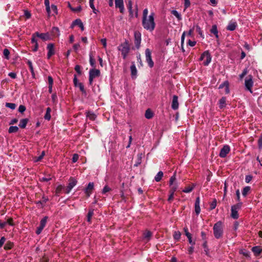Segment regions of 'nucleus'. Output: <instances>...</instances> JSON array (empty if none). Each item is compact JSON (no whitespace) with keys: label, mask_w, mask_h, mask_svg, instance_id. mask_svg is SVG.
Masks as SVG:
<instances>
[{"label":"nucleus","mask_w":262,"mask_h":262,"mask_svg":"<svg viewBox=\"0 0 262 262\" xmlns=\"http://www.w3.org/2000/svg\"><path fill=\"white\" fill-rule=\"evenodd\" d=\"M154 13H151L147 18L142 19V26L143 28L150 32L152 31L155 28L156 24L154 21Z\"/></svg>","instance_id":"1"},{"label":"nucleus","mask_w":262,"mask_h":262,"mask_svg":"<svg viewBox=\"0 0 262 262\" xmlns=\"http://www.w3.org/2000/svg\"><path fill=\"white\" fill-rule=\"evenodd\" d=\"M213 234L214 237L217 238H220L223 235V224L221 221L216 223L213 227Z\"/></svg>","instance_id":"2"},{"label":"nucleus","mask_w":262,"mask_h":262,"mask_svg":"<svg viewBox=\"0 0 262 262\" xmlns=\"http://www.w3.org/2000/svg\"><path fill=\"white\" fill-rule=\"evenodd\" d=\"M118 49L121 52V54L123 59H125L130 50L128 42L127 41H125L118 47Z\"/></svg>","instance_id":"3"},{"label":"nucleus","mask_w":262,"mask_h":262,"mask_svg":"<svg viewBox=\"0 0 262 262\" xmlns=\"http://www.w3.org/2000/svg\"><path fill=\"white\" fill-rule=\"evenodd\" d=\"M245 86L246 90L251 93H253L252 88L253 86V76L251 75H248L245 79Z\"/></svg>","instance_id":"4"},{"label":"nucleus","mask_w":262,"mask_h":262,"mask_svg":"<svg viewBox=\"0 0 262 262\" xmlns=\"http://www.w3.org/2000/svg\"><path fill=\"white\" fill-rule=\"evenodd\" d=\"M242 202H238L237 204L233 205L231 207V216L234 219H237L238 217V210L241 208Z\"/></svg>","instance_id":"5"},{"label":"nucleus","mask_w":262,"mask_h":262,"mask_svg":"<svg viewBox=\"0 0 262 262\" xmlns=\"http://www.w3.org/2000/svg\"><path fill=\"white\" fill-rule=\"evenodd\" d=\"M100 75V71L96 69H92L89 71V84H93L94 78L99 77Z\"/></svg>","instance_id":"6"},{"label":"nucleus","mask_w":262,"mask_h":262,"mask_svg":"<svg viewBox=\"0 0 262 262\" xmlns=\"http://www.w3.org/2000/svg\"><path fill=\"white\" fill-rule=\"evenodd\" d=\"M145 57L146 60L148 63V66L150 68H152L154 65V61L151 59V52L149 49H146L145 50Z\"/></svg>","instance_id":"7"},{"label":"nucleus","mask_w":262,"mask_h":262,"mask_svg":"<svg viewBox=\"0 0 262 262\" xmlns=\"http://www.w3.org/2000/svg\"><path fill=\"white\" fill-rule=\"evenodd\" d=\"M77 180L72 177H71L69 181V184L66 189V193H69L72 189L77 184Z\"/></svg>","instance_id":"8"},{"label":"nucleus","mask_w":262,"mask_h":262,"mask_svg":"<svg viewBox=\"0 0 262 262\" xmlns=\"http://www.w3.org/2000/svg\"><path fill=\"white\" fill-rule=\"evenodd\" d=\"M135 45L137 49H139L141 40V34L140 32L136 31L134 32Z\"/></svg>","instance_id":"9"},{"label":"nucleus","mask_w":262,"mask_h":262,"mask_svg":"<svg viewBox=\"0 0 262 262\" xmlns=\"http://www.w3.org/2000/svg\"><path fill=\"white\" fill-rule=\"evenodd\" d=\"M205 56H207V59H206V61L204 62V65L207 66L211 62V55H210L209 51H205L202 54V55L200 57V60H203L205 58Z\"/></svg>","instance_id":"10"},{"label":"nucleus","mask_w":262,"mask_h":262,"mask_svg":"<svg viewBox=\"0 0 262 262\" xmlns=\"http://www.w3.org/2000/svg\"><path fill=\"white\" fill-rule=\"evenodd\" d=\"M230 148L228 145H224L221 149L219 156L221 158H225L230 151Z\"/></svg>","instance_id":"11"},{"label":"nucleus","mask_w":262,"mask_h":262,"mask_svg":"<svg viewBox=\"0 0 262 262\" xmlns=\"http://www.w3.org/2000/svg\"><path fill=\"white\" fill-rule=\"evenodd\" d=\"M47 50H48L47 58L50 59V57L55 54L54 45L53 43H49L47 46Z\"/></svg>","instance_id":"12"},{"label":"nucleus","mask_w":262,"mask_h":262,"mask_svg":"<svg viewBox=\"0 0 262 262\" xmlns=\"http://www.w3.org/2000/svg\"><path fill=\"white\" fill-rule=\"evenodd\" d=\"M94 184L93 182H90L84 189V192L87 196L89 197L94 189Z\"/></svg>","instance_id":"13"},{"label":"nucleus","mask_w":262,"mask_h":262,"mask_svg":"<svg viewBox=\"0 0 262 262\" xmlns=\"http://www.w3.org/2000/svg\"><path fill=\"white\" fill-rule=\"evenodd\" d=\"M179 107V102H178V97L176 95H173L172 97V104H171V108L176 110Z\"/></svg>","instance_id":"14"},{"label":"nucleus","mask_w":262,"mask_h":262,"mask_svg":"<svg viewBox=\"0 0 262 262\" xmlns=\"http://www.w3.org/2000/svg\"><path fill=\"white\" fill-rule=\"evenodd\" d=\"M131 76L133 79H135L137 75V70L134 62H132L130 66Z\"/></svg>","instance_id":"15"},{"label":"nucleus","mask_w":262,"mask_h":262,"mask_svg":"<svg viewBox=\"0 0 262 262\" xmlns=\"http://www.w3.org/2000/svg\"><path fill=\"white\" fill-rule=\"evenodd\" d=\"M115 6L116 8H119L120 9V11L121 13H123L124 12V5H123V0H115Z\"/></svg>","instance_id":"16"},{"label":"nucleus","mask_w":262,"mask_h":262,"mask_svg":"<svg viewBox=\"0 0 262 262\" xmlns=\"http://www.w3.org/2000/svg\"><path fill=\"white\" fill-rule=\"evenodd\" d=\"M225 88V91L226 94L229 93V83L228 81H225L223 83L220 85L219 89H221Z\"/></svg>","instance_id":"17"},{"label":"nucleus","mask_w":262,"mask_h":262,"mask_svg":"<svg viewBox=\"0 0 262 262\" xmlns=\"http://www.w3.org/2000/svg\"><path fill=\"white\" fill-rule=\"evenodd\" d=\"M36 36L44 40L49 39V35L48 33H39L38 32H35Z\"/></svg>","instance_id":"18"},{"label":"nucleus","mask_w":262,"mask_h":262,"mask_svg":"<svg viewBox=\"0 0 262 262\" xmlns=\"http://www.w3.org/2000/svg\"><path fill=\"white\" fill-rule=\"evenodd\" d=\"M219 107L221 109L224 108L226 105V98L225 97H222L219 101Z\"/></svg>","instance_id":"19"},{"label":"nucleus","mask_w":262,"mask_h":262,"mask_svg":"<svg viewBox=\"0 0 262 262\" xmlns=\"http://www.w3.org/2000/svg\"><path fill=\"white\" fill-rule=\"evenodd\" d=\"M86 117L90 120L94 121L96 119L97 116L93 112L88 111L86 112Z\"/></svg>","instance_id":"20"},{"label":"nucleus","mask_w":262,"mask_h":262,"mask_svg":"<svg viewBox=\"0 0 262 262\" xmlns=\"http://www.w3.org/2000/svg\"><path fill=\"white\" fill-rule=\"evenodd\" d=\"M237 27V23L236 22H230L227 27V30L229 31H234Z\"/></svg>","instance_id":"21"},{"label":"nucleus","mask_w":262,"mask_h":262,"mask_svg":"<svg viewBox=\"0 0 262 262\" xmlns=\"http://www.w3.org/2000/svg\"><path fill=\"white\" fill-rule=\"evenodd\" d=\"M252 251L256 256H258L260 254L262 248L259 246H255L252 248Z\"/></svg>","instance_id":"22"},{"label":"nucleus","mask_w":262,"mask_h":262,"mask_svg":"<svg viewBox=\"0 0 262 262\" xmlns=\"http://www.w3.org/2000/svg\"><path fill=\"white\" fill-rule=\"evenodd\" d=\"M29 122V119L28 118H25L21 119L19 122V126L21 128H25L26 127V125Z\"/></svg>","instance_id":"23"},{"label":"nucleus","mask_w":262,"mask_h":262,"mask_svg":"<svg viewBox=\"0 0 262 262\" xmlns=\"http://www.w3.org/2000/svg\"><path fill=\"white\" fill-rule=\"evenodd\" d=\"M210 32L213 34L217 39H219L218 30L216 25H214L212 26L210 30Z\"/></svg>","instance_id":"24"},{"label":"nucleus","mask_w":262,"mask_h":262,"mask_svg":"<svg viewBox=\"0 0 262 262\" xmlns=\"http://www.w3.org/2000/svg\"><path fill=\"white\" fill-rule=\"evenodd\" d=\"M90 56V63L91 66L93 67V69H95L96 67V61L94 58L92 54L91 53L89 55Z\"/></svg>","instance_id":"25"},{"label":"nucleus","mask_w":262,"mask_h":262,"mask_svg":"<svg viewBox=\"0 0 262 262\" xmlns=\"http://www.w3.org/2000/svg\"><path fill=\"white\" fill-rule=\"evenodd\" d=\"M152 236V233L149 231H146L143 234V237L145 240H146V242H148L151 237Z\"/></svg>","instance_id":"26"},{"label":"nucleus","mask_w":262,"mask_h":262,"mask_svg":"<svg viewBox=\"0 0 262 262\" xmlns=\"http://www.w3.org/2000/svg\"><path fill=\"white\" fill-rule=\"evenodd\" d=\"M154 114L150 109H147L145 113V117L146 118L149 119L153 117Z\"/></svg>","instance_id":"27"},{"label":"nucleus","mask_w":262,"mask_h":262,"mask_svg":"<svg viewBox=\"0 0 262 262\" xmlns=\"http://www.w3.org/2000/svg\"><path fill=\"white\" fill-rule=\"evenodd\" d=\"M163 176V172L161 171H159L158 173L155 177V180L158 182H160Z\"/></svg>","instance_id":"28"},{"label":"nucleus","mask_w":262,"mask_h":262,"mask_svg":"<svg viewBox=\"0 0 262 262\" xmlns=\"http://www.w3.org/2000/svg\"><path fill=\"white\" fill-rule=\"evenodd\" d=\"M51 112V108L48 107L47 108L46 113L45 115L44 116V118L46 120H50V119H51V115H50Z\"/></svg>","instance_id":"29"},{"label":"nucleus","mask_w":262,"mask_h":262,"mask_svg":"<svg viewBox=\"0 0 262 262\" xmlns=\"http://www.w3.org/2000/svg\"><path fill=\"white\" fill-rule=\"evenodd\" d=\"M82 22L80 19H76V20L73 21L71 27L73 28L74 26H78L79 27L80 26H82Z\"/></svg>","instance_id":"30"},{"label":"nucleus","mask_w":262,"mask_h":262,"mask_svg":"<svg viewBox=\"0 0 262 262\" xmlns=\"http://www.w3.org/2000/svg\"><path fill=\"white\" fill-rule=\"evenodd\" d=\"M170 189L169 190V193H174V192L177 190L178 188V185L177 183H175L172 185H170Z\"/></svg>","instance_id":"31"},{"label":"nucleus","mask_w":262,"mask_h":262,"mask_svg":"<svg viewBox=\"0 0 262 262\" xmlns=\"http://www.w3.org/2000/svg\"><path fill=\"white\" fill-rule=\"evenodd\" d=\"M94 214V210L90 209L89 211V212L87 215V221L89 223L91 222V218Z\"/></svg>","instance_id":"32"},{"label":"nucleus","mask_w":262,"mask_h":262,"mask_svg":"<svg viewBox=\"0 0 262 262\" xmlns=\"http://www.w3.org/2000/svg\"><path fill=\"white\" fill-rule=\"evenodd\" d=\"M18 130V127L16 126H11L9 129L8 132L9 133H16Z\"/></svg>","instance_id":"33"},{"label":"nucleus","mask_w":262,"mask_h":262,"mask_svg":"<svg viewBox=\"0 0 262 262\" xmlns=\"http://www.w3.org/2000/svg\"><path fill=\"white\" fill-rule=\"evenodd\" d=\"M64 188V186L62 185H58L55 190V195L59 196L61 193L62 190Z\"/></svg>","instance_id":"34"},{"label":"nucleus","mask_w":262,"mask_h":262,"mask_svg":"<svg viewBox=\"0 0 262 262\" xmlns=\"http://www.w3.org/2000/svg\"><path fill=\"white\" fill-rule=\"evenodd\" d=\"M171 14H172L173 15H174L178 19V20H180L182 19V17L181 14L175 10H172L171 11Z\"/></svg>","instance_id":"35"},{"label":"nucleus","mask_w":262,"mask_h":262,"mask_svg":"<svg viewBox=\"0 0 262 262\" xmlns=\"http://www.w3.org/2000/svg\"><path fill=\"white\" fill-rule=\"evenodd\" d=\"M13 246V243L11 242H8L4 246L5 250H10Z\"/></svg>","instance_id":"36"},{"label":"nucleus","mask_w":262,"mask_h":262,"mask_svg":"<svg viewBox=\"0 0 262 262\" xmlns=\"http://www.w3.org/2000/svg\"><path fill=\"white\" fill-rule=\"evenodd\" d=\"M127 8H128V9L129 10L130 15L133 16V10H132V2L131 1H128V4L127 5Z\"/></svg>","instance_id":"37"},{"label":"nucleus","mask_w":262,"mask_h":262,"mask_svg":"<svg viewBox=\"0 0 262 262\" xmlns=\"http://www.w3.org/2000/svg\"><path fill=\"white\" fill-rule=\"evenodd\" d=\"M47 219H48L47 216H45L42 219H41V220L40 221V222L39 226L44 228V227H45V226L46 225Z\"/></svg>","instance_id":"38"},{"label":"nucleus","mask_w":262,"mask_h":262,"mask_svg":"<svg viewBox=\"0 0 262 262\" xmlns=\"http://www.w3.org/2000/svg\"><path fill=\"white\" fill-rule=\"evenodd\" d=\"M250 190V187H249V186L245 187L242 191L243 195L244 196H246L247 195L248 193L249 192Z\"/></svg>","instance_id":"39"},{"label":"nucleus","mask_w":262,"mask_h":262,"mask_svg":"<svg viewBox=\"0 0 262 262\" xmlns=\"http://www.w3.org/2000/svg\"><path fill=\"white\" fill-rule=\"evenodd\" d=\"M203 247L204 249V251L207 255H208L209 254V249L207 246V241H205L204 243L203 244Z\"/></svg>","instance_id":"40"},{"label":"nucleus","mask_w":262,"mask_h":262,"mask_svg":"<svg viewBox=\"0 0 262 262\" xmlns=\"http://www.w3.org/2000/svg\"><path fill=\"white\" fill-rule=\"evenodd\" d=\"M94 0H90V6L92 9L93 12L94 13H97V12L98 11L97 10H96L95 8V6L94 5Z\"/></svg>","instance_id":"41"},{"label":"nucleus","mask_w":262,"mask_h":262,"mask_svg":"<svg viewBox=\"0 0 262 262\" xmlns=\"http://www.w3.org/2000/svg\"><path fill=\"white\" fill-rule=\"evenodd\" d=\"M5 106L11 110H14L16 107V104L13 103L7 102L6 103Z\"/></svg>","instance_id":"42"},{"label":"nucleus","mask_w":262,"mask_h":262,"mask_svg":"<svg viewBox=\"0 0 262 262\" xmlns=\"http://www.w3.org/2000/svg\"><path fill=\"white\" fill-rule=\"evenodd\" d=\"M3 54L5 57L6 59H9V55H10V51L8 49H5L3 51Z\"/></svg>","instance_id":"43"},{"label":"nucleus","mask_w":262,"mask_h":262,"mask_svg":"<svg viewBox=\"0 0 262 262\" xmlns=\"http://www.w3.org/2000/svg\"><path fill=\"white\" fill-rule=\"evenodd\" d=\"M181 234L179 231H175L173 234V238L176 240H179L181 237Z\"/></svg>","instance_id":"44"},{"label":"nucleus","mask_w":262,"mask_h":262,"mask_svg":"<svg viewBox=\"0 0 262 262\" xmlns=\"http://www.w3.org/2000/svg\"><path fill=\"white\" fill-rule=\"evenodd\" d=\"M27 63V64H28V66L29 67L30 70L32 75H34V70H33V65H32V62L31 61H30V60H28Z\"/></svg>","instance_id":"45"},{"label":"nucleus","mask_w":262,"mask_h":262,"mask_svg":"<svg viewBox=\"0 0 262 262\" xmlns=\"http://www.w3.org/2000/svg\"><path fill=\"white\" fill-rule=\"evenodd\" d=\"M52 33L54 35L58 36L59 35V30L57 27H53L52 28Z\"/></svg>","instance_id":"46"},{"label":"nucleus","mask_w":262,"mask_h":262,"mask_svg":"<svg viewBox=\"0 0 262 262\" xmlns=\"http://www.w3.org/2000/svg\"><path fill=\"white\" fill-rule=\"evenodd\" d=\"M142 154L138 155V161L135 164L134 166L136 167L138 166L141 163Z\"/></svg>","instance_id":"47"},{"label":"nucleus","mask_w":262,"mask_h":262,"mask_svg":"<svg viewBox=\"0 0 262 262\" xmlns=\"http://www.w3.org/2000/svg\"><path fill=\"white\" fill-rule=\"evenodd\" d=\"M176 180V173L173 174L172 176H171L169 180V185H172L174 184V182Z\"/></svg>","instance_id":"48"},{"label":"nucleus","mask_w":262,"mask_h":262,"mask_svg":"<svg viewBox=\"0 0 262 262\" xmlns=\"http://www.w3.org/2000/svg\"><path fill=\"white\" fill-rule=\"evenodd\" d=\"M216 206V200L214 199L213 200V201L211 202V203L210 204V210L214 209L215 208Z\"/></svg>","instance_id":"49"},{"label":"nucleus","mask_w":262,"mask_h":262,"mask_svg":"<svg viewBox=\"0 0 262 262\" xmlns=\"http://www.w3.org/2000/svg\"><path fill=\"white\" fill-rule=\"evenodd\" d=\"M36 33L32 34V38H31V43L33 44H36V43H37V40L36 38Z\"/></svg>","instance_id":"50"},{"label":"nucleus","mask_w":262,"mask_h":262,"mask_svg":"<svg viewBox=\"0 0 262 262\" xmlns=\"http://www.w3.org/2000/svg\"><path fill=\"white\" fill-rule=\"evenodd\" d=\"M193 187L192 186H188L187 187H186L183 190V191L185 193H189V192H190L193 189Z\"/></svg>","instance_id":"51"},{"label":"nucleus","mask_w":262,"mask_h":262,"mask_svg":"<svg viewBox=\"0 0 262 262\" xmlns=\"http://www.w3.org/2000/svg\"><path fill=\"white\" fill-rule=\"evenodd\" d=\"M111 190V189L107 185H106L103 188L102 191V193L103 194H105L106 192H109Z\"/></svg>","instance_id":"52"},{"label":"nucleus","mask_w":262,"mask_h":262,"mask_svg":"<svg viewBox=\"0 0 262 262\" xmlns=\"http://www.w3.org/2000/svg\"><path fill=\"white\" fill-rule=\"evenodd\" d=\"M71 10L74 12H78L82 10V8L81 6H79L76 8H71Z\"/></svg>","instance_id":"53"},{"label":"nucleus","mask_w":262,"mask_h":262,"mask_svg":"<svg viewBox=\"0 0 262 262\" xmlns=\"http://www.w3.org/2000/svg\"><path fill=\"white\" fill-rule=\"evenodd\" d=\"M247 73L248 70L246 68L243 70L242 73L239 75L240 79L242 80L244 78V77L247 74Z\"/></svg>","instance_id":"54"},{"label":"nucleus","mask_w":262,"mask_h":262,"mask_svg":"<svg viewBox=\"0 0 262 262\" xmlns=\"http://www.w3.org/2000/svg\"><path fill=\"white\" fill-rule=\"evenodd\" d=\"M26 107L25 105H20L18 107V112L20 113H23L26 111Z\"/></svg>","instance_id":"55"},{"label":"nucleus","mask_w":262,"mask_h":262,"mask_svg":"<svg viewBox=\"0 0 262 262\" xmlns=\"http://www.w3.org/2000/svg\"><path fill=\"white\" fill-rule=\"evenodd\" d=\"M196 31L201 35V36L204 38L203 32L201 30V29L198 25L196 26Z\"/></svg>","instance_id":"56"},{"label":"nucleus","mask_w":262,"mask_h":262,"mask_svg":"<svg viewBox=\"0 0 262 262\" xmlns=\"http://www.w3.org/2000/svg\"><path fill=\"white\" fill-rule=\"evenodd\" d=\"M45 151H42L41 152V154L36 158V159L35 160V161L38 162V161H40L43 158V157L45 156Z\"/></svg>","instance_id":"57"},{"label":"nucleus","mask_w":262,"mask_h":262,"mask_svg":"<svg viewBox=\"0 0 262 262\" xmlns=\"http://www.w3.org/2000/svg\"><path fill=\"white\" fill-rule=\"evenodd\" d=\"M78 158H79V156L78 154H74L73 156V157H72L73 162H74V163L78 161Z\"/></svg>","instance_id":"58"},{"label":"nucleus","mask_w":262,"mask_h":262,"mask_svg":"<svg viewBox=\"0 0 262 262\" xmlns=\"http://www.w3.org/2000/svg\"><path fill=\"white\" fill-rule=\"evenodd\" d=\"M81 67L79 65H76L75 67V70L77 72V73L80 75L81 74Z\"/></svg>","instance_id":"59"},{"label":"nucleus","mask_w":262,"mask_h":262,"mask_svg":"<svg viewBox=\"0 0 262 262\" xmlns=\"http://www.w3.org/2000/svg\"><path fill=\"white\" fill-rule=\"evenodd\" d=\"M78 86H79L80 90L83 93H85V91L84 90V86L82 83H79Z\"/></svg>","instance_id":"60"},{"label":"nucleus","mask_w":262,"mask_h":262,"mask_svg":"<svg viewBox=\"0 0 262 262\" xmlns=\"http://www.w3.org/2000/svg\"><path fill=\"white\" fill-rule=\"evenodd\" d=\"M190 6V2L189 0H184V7L186 9Z\"/></svg>","instance_id":"61"},{"label":"nucleus","mask_w":262,"mask_h":262,"mask_svg":"<svg viewBox=\"0 0 262 262\" xmlns=\"http://www.w3.org/2000/svg\"><path fill=\"white\" fill-rule=\"evenodd\" d=\"M147 14H148V10H147V9H145L143 12L142 19H145V18H147L148 17V16H147Z\"/></svg>","instance_id":"62"},{"label":"nucleus","mask_w":262,"mask_h":262,"mask_svg":"<svg viewBox=\"0 0 262 262\" xmlns=\"http://www.w3.org/2000/svg\"><path fill=\"white\" fill-rule=\"evenodd\" d=\"M24 15L26 16L27 18H30L31 16V14L30 12H29L28 10H25L24 12Z\"/></svg>","instance_id":"63"},{"label":"nucleus","mask_w":262,"mask_h":262,"mask_svg":"<svg viewBox=\"0 0 262 262\" xmlns=\"http://www.w3.org/2000/svg\"><path fill=\"white\" fill-rule=\"evenodd\" d=\"M258 143L259 148H262V136H261L259 138Z\"/></svg>","instance_id":"64"}]
</instances>
